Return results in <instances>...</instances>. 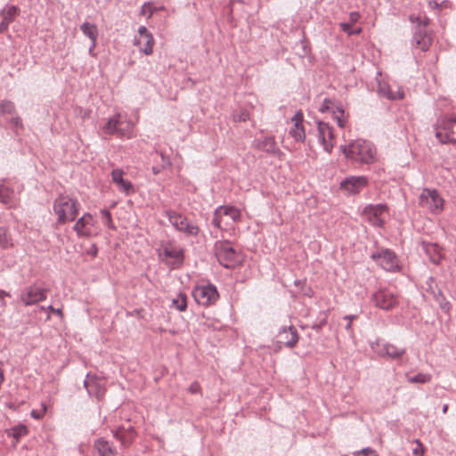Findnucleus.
Segmentation results:
<instances>
[{"instance_id": "obj_59", "label": "nucleus", "mask_w": 456, "mask_h": 456, "mask_svg": "<svg viewBox=\"0 0 456 456\" xmlns=\"http://www.w3.org/2000/svg\"><path fill=\"white\" fill-rule=\"evenodd\" d=\"M95 46H96V41H91V46H90L88 52H89V54L92 55V56L94 55V50Z\"/></svg>"}, {"instance_id": "obj_39", "label": "nucleus", "mask_w": 456, "mask_h": 456, "mask_svg": "<svg viewBox=\"0 0 456 456\" xmlns=\"http://www.w3.org/2000/svg\"><path fill=\"white\" fill-rule=\"evenodd\" d=\"M431 379V375L428 373H418L412 377L408 378V381L411 383H419L425 384L429 382Z\"/></svg>"}, {"instance_id": "obj_4", "label": "nucleus", "mask_w": 456, "mask_h": 456, "mask_svg": "<svg viewBox=\"0 0 456 456\" xmlns=\"http://www.w3.org/2000/svg\"><path fill=\"white\" fill-rule=\"evenodd\" d=\"M134 125L126 115L118 113L111 117L103 126L106 134H117L118 136L130 137Z\"/></svg>"}, {"instance_id": "obj_11", "label": "nucleus", "mask_w": 456, "mask_h": 456, "mask_svg": "<svg viewBox=\"0 0 456 456\" xmlns=\"http://www.w3.org/2000/svg\"><path fill=\"white\" fill-rule=\"evenodd\" d=\"M192 296L198 304L205 306L212 305L219 297L216 288L212 284L195 287Z\"/></svg>"}, {"instance_id": "obj_27", "label": "nucleus", "mask_w": 456, "mask_h": 456, "mask_svg": "<svg viewBox=\"0 0 456 456\" xmlns=\"http://www.w3.org/2000/svg\"><path fill=\"white\" fill-rule=\"evenodd\" d=\"M0 14L2 16V22L5 23L8 27L20 14V9L15 5L4 7Z\"/></svg>"}, {"instance_id": "obj_42", "label": "nucleus", "mask_w": 456, "mask_h": 456, "mask_svg": "<svg viewBox=\"0 0 456 456\" xmlns=\"http://www.w3.org/2000/svg\"><path fill=\"white\" fill-rule=\"evenodd\" d=\"M100 214H101V217L102 219L103 224L105 225H107L109 228L113 229L114 225H113V222H112L110 212L109 210H107V209H102L100 211Z\"/></svg>"}, {"instance_id": "obj_52", "label": "nucleus", "mask_w": 456, "mask_h": 456, "mask_svg": "<svg viewBox=\"0 0 456 456\" xmlns=\"http://www.w3.org/2000/svg\"><path fill=\"white\" fill-rule=\"evenodd\" d=\"M339 26L344 32L347 33L348 35H352L351 27L353 24L349 22H341Z\"/></svg>"}, {"instance_id": "obj_25", "label": "nucleus", "mask_w": 456, "mask_h": 456, "mask_svg": "<svg viewBox=\"0 0 456 456\" xmlns=\"http://www.w3.org/2000/svg\"><path fill=\"white\" fill-rule=\"evenodd\" d=\"M257 148L273 156H279L281 154V151L277 147L273 137H265L263 140L258 141Z\"/></svg>"}, {"instance_id": "obj_46", "label": "nucleus", "mask_w": 456, "mask_h": 456, "mask_svg": "<svg viewBox=\"0 0 456 456\" xmlns=\"http://www.w3.org/2000/svg\"><path fill=\"white\" fill-rule=\"evenodd\" d=\"M154 9L151 6L150 3H145L142 4L141 8L140 14L147 16V18H151L152 14L154 13Z\"/></svg>"}, {"instance_id": "obj_8", "label": "nucleus", "mask_w": 456, "mask_h": 456, "mask_svg": "<svg viewBox=\"0 0 456 456\" xmlns=\"http://www.w3.org/2000/svg\"><path fill=\"white\" fill-rule=\"evenodd\" d=\"M370 348L379 357L394 361L400 360L406 353L405 348L398 347L383 340L371 343Z\"/></svg>"}, {"instance_id": "obj_7", "label": "nucleus", "mask_w": 456, "mask_h": 456, "mask_svg": "<svg viewBox=\"0 0 456 456\" xmlns=\"http://www.w3.org/2000/svg\"><path fill=\"white\" fill-rule=\"evenodd\" d=\"M419 204L433 214H439L444 209V200L436 189L425 188L419 195Z\"/></svg>"}, {"instance_id": "obj_18", "label": "nucleus", "mask_w": 456, "mask_h": 456, "mask_svg": "<svg viewBox=\"0 0 456 456\" xmlns=\"http://www.w3.org/2000/svg\"><path fill=\"white\" fill-rule=\"evenodd\" d=\"M298 341V334L295 327H282L277 335V343L289 348L294 347Z\"/></svg>"}, {"instance_id": "obj_34", "label": "nucleus", "mask_w": 456, "mask_h": 456, "mask_svg": "<svg viewBox=\"0 0 456 456\" xmlns=\"http://www.w3.org/2000/svg\"><path fill=\"white\" fill-rule=\"evenodd\" d=\"M15 114V105L11 101H3L0 102V115L6 117Z\"/></svg>"}, {"instance_id": "obj_28", "label": "nucleus", "mask_w": 456, "mask_h": 456, "mask_svg": "<svg viewBox=\"0 0 456 456\" xmlns=\"http://www.w3.org/2000/svg\"><path fill=\"white\" fill-rule=\"evenodd\" d=\"M412 40L423 51L428 50L431 44L430 37L425 31H422L420 27L419 30L414 33Z\"/></svg>"}, {"instance_id": "obj_64", "label": "nucleus", "mask_w": 456, "mask_h": 456, "mask_svg": "<svg viewBox=\"0 0 456 456\" xmlns=\"http://www.w3.org/2000/svg\"><path fill=\"white\" fill-rule=\"evenodd\" d=\"M159 159H160V160H159V162H158V164H162V159L161 158H159Z\"/></svg>"}, {"instance_id": "obj_48", "label": "nucleus", "mask_w": 456, "mask_h": 456, "mask_svg": "<svg viewBox=\"0 0 456 456\" xmlns=\"http://www.w3.org/2000/svg\"><path fill=\"white\" fill-rule=\"evenodd\" d=\"M416 447L412 449V453L415 456H423L424 447L419 439L415 440Z\"/></svg>"}, {"instance_id": "obj_54", "label": "nucleus", "mask_w": 456, "mask_h": 456, "mask_svg": "<svg viewBox=\"0 0 456 456\" xmlns=\"http://www.w3.org/2000/svg\"><path fill=\"white\" fill-rule=\"evenodd\" d=\"M188 389L190 393L196 394L200 392V387L198 382H193L192 384H191Z\"/></svg>"}, {"instance_id": "obj_6", "label": "nucleus", "mask_w": 456, "mask_h": 456, "mask_svg": "<svg viewBox=\"0 0 456 456\" xmlns=\"http://www.w3.org/2000/svg\"><path fill=\"white\" fill-rule=\"evenodd\" d=\"M165 216L176 231L184 233L186 236H197L199 234V226L190 222L182 214L168 209L165 211Z\"/></svg>"}, {"instance_id": "obj_5", "label": "nucleus", "mask_w": 456, "mask_h": 456, "mask_svg": "<svg viewBox=\"0 0 456 456\" xmlns=\"http://www.w3.org/2000/svg\"><path fill=\"white\" fill-rule=\"evenodd\" d=\"M215 250L219 264L225 268H234L241 262L240 254L232 247L229 241L216 242Z\"/></svg>"}, {"instance_id": "obj_19", "label": "nucleus", "mask_w": 456, "mask_h": 456, "mask_svg": "<svg viewBox=\"0 0 456 456\" xmlns=\"http://www.w3.org/2000/svg\"><path fill=\"white\" fill-rule=\"evenodd\" d=\"M387 210V206L383 204L368 205L363 208L362 214L369 222L375 226L383 224L382 214Z\"/></svg>"}, {"instance_id": "obj_33", "label": "nucleus", "mask_w": 456, "mask_h": 456, "mask_svg": "<svg viewBox=\"0 0 456 456\" xmlns=\"http://www.w3.org/2000/svg\"><path fill=\"white\" fill-rule=\"evenodd\" d=\"M171 306L183 312L187 307V297L183 293H179L175 298L172 299Z\"/></svg>"}, {"instance_id": "obj_2", "label": "nucleus", "mask_w": 456, "mask_h": 456, "mask_svg": "<svg viewBox=\"0 0 456 456\" xmlns=\"http://www.w3.org/2000/svg\"><path fill=\"white\" fill-rule=\"evenodd\" d=\"M79 203L77 200L68 196H59L53 203V211L57 215V224H63L76 219L78 213Z\"/></svg>"}, {"instance_id": "obj_50", "label": "nucleus", "mask_w": 456, "mask_h": 456, "mask_svg": "<svg viewBox=\"0 0 456 456\" xmlns=\"http://www.w3.org/2000/svg\"><path fill=\"white\" fill-rule=\"evenodd\" d=\"M357 315L355 314H349V315H345L343 317L344 320L347 321V324L346 325L345 329L349 331V332H352V322L355 319H357Z\"/></svg>"}, {"instance_id": "obj_30", "label": "nucleus", "mask_w": 456, "mask_h": 456, "mask_svg": "<svg viewBox=\"0 0 456 456\" xmlns=\"http://www.w3.org/2000/svg\"><path fill=\"white\" fill-rule=\"evenodd\" d=\"M80 30L90 41H97L98 28L95 24L86 21L80 25Z\"/></svg>"}, {"instance_id": "obj_55", "label": "nucleus", "mask_w": 456, "mask_h": 456, "mask_svg": "<svg viewBox=\"0 0 456 456\" xmlns=\"http://www.w3.org/2000/svg\"><path fill=\"white\" fill-rule=\"evenodd\" d=\"M86 253L93 256H96V255L98 253V248H97L96 244H92L90 246V248L86 250Z\"/></svg>"}, {"instance_id": "obj_9", "label": "nucleus", "mask_w": 456, "mask_h": 456, "mask_svg": "<svg viewBox=\"0 0 456 456\" xmlns=\"http://www.w3.org/2000/svg\"><path fill=\"white\" fill-rule=\"evenodd\" d=\"M370 300L376 307L385 311H389L398 305L397 295L387 288L375 291L371 295Z\"/></svg>"}, {"instance_id": "obj_63", "label": "nucleus", "mask_w": 456, "mask_h": 456, "mask_svg": "<svg viewBox=\"0 0 456 456\" xmlns=\"http://www.w3.org/2000/svg\"><path fill=\"white\" fill-rule=\"evenodd\" d=\"M448 408H449V407H448V404H444V405L443 406V410H442V411H443V413H444V414H445V413L447 412Z\"/></svg>"}, {"instance_id": "obj_61", "label": "nucleus", "mask_w": 456, "mask_h": 456, "mask_svg": "<svg viewBox=\"0 0 456 456\" xmlns=\"http://www.w3.org/2000/svg\"><path fill=\"white\" fill-rule=\"evenodd\" d=\"M362 32V28H358L354 30H352V35H358Z\"/></svg>"}, {"instance_id": "obj_40", "label": "nucleus", "mask_w": 456, "mask_h": 456, "mask_svg": "<svg viewBox=\"0 0 456 456\" xmlns=\"http://www.w3.org/2000/svg\"><path fill=\"white\" fill-rule=\"evenodd\" d=\"M333 118L339 127H345L346 119L345 118V112L341 108L338 107L337 110H333Z\"/></svg>"}, {"instance_id": "obj_12", "label": "nucleus", "mask_w": 456, "mask_h": 456, "mask_svg": "<svg viewBox=\"0 0 456 456\" xmlns=\"http://www.w3.org/2000/svg\"><path fill=\"white\" fill-rule=\"evenodd\" d=\"M47 297V289L33 284L25 288L20 293V300L25 305H32L44 301Z\"/></svg>"}, {"instance_id": "obj_38", "label": "nucleus", "mask_w": 456, "mask_h": 456, "mask_svg": "<svg viewBox=\"0 0 456 456\" xmlns=\"http://www.w3.org/2000/svg\"><path fill=\"white\" fill-rule=\"evenodd\" d=\"M163 254L166 257H171L176 261H182L183 257L182 250L173 248H165Z\"/></svg>"}, {"instance_id": "obj_56", "label": "nucleus", "mask_w": 456, "mask_h": 456, "mask_svg": "<svg viewBox=\"0 0 456 456\" xmlns=\"http://www.w3.org/2000/svg\"><path fill=\"white\" fill-rule=\"evenodd\" d=\"M5 297H11L10 293L4 289H0V300L2 302L3 306L6 305V302L4 301Z\"/></svg>"}, {"instance_id": "obj_29", "label": "nucleus", "mask_w": 456, "mask_h": 456, "mask_svg": "<svg viewBox=\"0 0 456 456\" xmlns=\"http://www.w3.org/2000/svg\"><path fill=\"white\" fill-rule=\"evenodd\" d=\"M14 191L7 186L0 187V202L6 206H12L14 203Z\"/></svg>"}, {"instance_id": "obj_10", "label": "nucleus", "mask_w": 456, "mask_h": 456, "mask_svg": "<svg viewBox=\"0 0 456 456\" xmlns=\"http://www.w3.org/2000/svg\"><path fill=\"white\" fill-rule=\"evenodd\" d=\"M370 257L386 271L395 272L399 268L397 256L390 249H379L373 252Z\"/></svg>"}, {"instance_id": "obj_17", "label": "nucleus", "mask_w": 456, "mask_h": 456, "mask_svg": "<svg viewBox=\"0 0 456 456\" xmlns=\"http://www.w3.org/2000/svg\"><path fill=\"white\" fill-rule=\"evenodd\" d=\"M112 433L113 436L120 442L124 448L130 446L136 436V432L129 422L119 426Z\"/></svg>"}, {"instance_id": "obj_23", "label": "nucleus", "mask_w": 456, "mask_h": 456, "mask_svg": "<svg viewBox=\"0 0 456 456\" xmlns=\"http://www.w3.org/2000/svg\"><path fill=\"white\" fill-rule=\"evenodd\" d=\"M421 247L433 264L438 265L441 262L443 254L442 248L438 246V244L422 240Z\"/></svg>"}, {"instance_id": "obj_37", "label": "nucleus", "mask_w": 456, "mask_h": 456, "mask_svg": "<svg viewBox=\"0 0 456 456\" xmlns=\"http://www.w3.org/2000/svg\"><path fill=\"white\" fill-rule=\"evenodd\" d=\"M12 246V239L7 233V230L0 227V248H8Z\"/></svg>"}, {"instance_id": "obj_60", "label": "nucleus", "mask_w": 456, "mask_h": 456, "mask_svg": "<svg viewBox=\"0 0 456 456\" xmlns=\"http://www.w3.org/2000/svg\"><path fill=\"white\" fill-rule=\"evenodd\" d=\"M7 28H8V26L5 23L1 21V23H0V34L4 33V31H6Z\"/></svg>"}, {"instance_id": "obj_20", "label": "nucleus", "mask_w": 456, "mask_h": 456, "mask_svg": "<svg viewBox=\"0 0 456 456\" xmlns=\"http://www.w3.org/2000/svg\"><path fill=\"white\" fill-rule=\"evenodd\" d=\"M94 225V217L90 213H85L74 224L73 230L78 237H89L92 231L89 226Z\"/></svg>"}, {"instance_id": "obj_57", "label": "nucleus", "mask_w": 456, "mask_h": 456, "mask_svg": "<svg viewBox=\"0 0 456 456\" xmlns=\"http://www.w3.org/2000/svg\"><path fill=\"white\" fill-rule=\"evenodd\" d=\"M434 282H435L434 278H433V277H429V278H428V281H427V284H428V290H430V292H431L435 297H436V291H435V289H433V287H432V284H433Z\"/></svg>"}, {"instance_id": "obj_58", "label": "nucleus", "mask_w": 456, "mask_h": 456, "mask_svg": "<svg viewBox=\"0 0 456 456\" xmlns=\"http://www.w3.org/2000/svg\"><path fill=\"white\" fill-rule=\"evenodd\" d=\"M326 324V320L323 319L321 322L313 324L312 329L319 331L322 330V328Z\"/></svg>"}, {"instance_id": "obj_13", "label": "nucleus", "mask_w": 456, "mask_h": 456, "mask_svg": "<svg viewBox=\"0 0 456 456\" xmlns=\"http://www.w3.org/2000/svg\"><path fill=\"white\" fill-rule=\"evenodd\" d=\"M134 45L146 55H151L153 52L154 37L145 26L138 28V36L134 37Z\"/></svg>"}, {"instance_id": "obj_47", "label": "nucleus", "mask_w": 456, "mask_h": 456, "mask_svg": "<svg viewBox=\"0 0 456 456\" xmlns=\"http://www.w3.org/2000/svg\"><path fill=\"white\" fill-rule=\"evenodd\" d=\"M42 310H47V319H50V314H55L59 317H62V310L61 308H54L52 305H50L47 308H45L44 306L41 307Z\"/></svg>"}, {"instance_id": "obj_26", "label": "nucleus", "mask_w": 456, "mask_h": 456, "mask_svg": "<svg viewBox=\"0 0 456 456\" xmlns=\"http://www.w3.org/2000/svg\"><path fill=\"white\" fill-rule=\"evenodd\" d=\"M99 456H117L116 449L104 438H99L94 443Z\"/></svg>"}, {"instance_id": "obj_44", "label": "nucleus", "mask_w": 456, "mask_h": 456, "mask_svg": "<svg viewBox=\"0 0 456 456\" xmlns=\"http://www.w3.org/2000/svg\"><path fill=\"white\" fill-rule=\"evenodd\" d=\"M222 210H220L219 207L215 210L213 218H212V224L216 226V228H221L222 224Z\"/></svg>"}, {"instance_id": "obj_1", "label": "nucleus", "mask_w": 456, "mask_h": 456, "mask_svg": "<svg viewBox=\"0 0 456 456\" xmlns=\"http://www.w3.org/2000/svg\"><path fill=\"white\" fill-rule=\"evenodd\" d=\"M346 158L362 164H370L375 161L376 148L368 141L358 139L348 145L340 146Z\"/></svg>"}, {"instance_id": "obj_49", "label": "nucleus", "mask_w": 456, "mask_h": 456, "mask_svg": "<svg viewBox=\"0 0 456 456\" xmlns=\"http://www.w3.org/2000/svg\"><path fill=\"white\" fill-rule=\"evenodd\" d=\"M356 455L357 456H378L376 451L370 447L363 448L362 450L358 451L356 452Z\"/></svg>"}, {"instance_id": "obj_21", "label": "nucleus", "mask_w": 456, "mask_h": 456, "mask_svg": "<svg viewBox=\"0 0 456 456\" xmlns=\"http://www.w3.org/2000/svg\"><path fill=\"white\" fill-rule=\"evenodd\" d=\"M303 120L304 116L301 111H297L291 118L293 126L289 129V133L297 142H304L305 139Z\"/></svg>"}, {"instance_id": "obj_15", "label": "nucleus", "mask_w": 456, "mask_h": 456, "mask_svg": "<svg viewBox=\"0 0 456 456\" xmlns=\"http://www.w3.org/2000/svg\"><path fill=\"white\" fill-rule=\"evenodd\" d=\"M317 132L319 142L325 151L330 153L334 146V134L331 126L328 123L318 121Z\"/></svg>"}, {"instance_id": "obj_14", "label": "nucleus", "mask_w": 456, "mask_h": 456, "mask_svg": "<svg viewBox=\"0 0 456 456\" xmlns=\"http://www.w3.org/2000/svg\"><path fill=\"white\" fill-rule=\"evenodd\" d=\"M84 387L89 396L95 397L97 400H102L106 392L105 381L94 375H86Z\"/></svg>"}, {"instance_id": "obj_36", "label": "nucleus", "mask_w": 456, "mask_h": 456, "mask_svg": "<svg viewBox=\"0 0 456 456\" xmlns=\"http://www.w3.org/2000/svg\"><path fill=\"white\" fill-rule=\"evenodd\" d=\"M28 433V428L25 425L20 424L18 426L13 427L10 430V436H12L16 442L19 441V439L24 436H26Z\"/></svg>"}, {"instance_id": "obj_45", "label": "nucleus", "mask_w": 456, "mask_h": 456, "mask_svg": "<svg viewBox=\"0 0 456 456\" xmlns=\"http://www.w3.org/2000/svg\"><path fill=\"white\" fill-rule=\"evenodd\" d=\"M42 409L41 410H32L30 412V416L35 419H40L44 417V415L46 412V404L45 403H41Z\"/></svg>"}, {"instance_id": "obj_62", "label": "nucleus", "mask_w": 456, "mask_h": 456, "mask_svg": "<svg viewBox=\"0 0 456 456\" xmlns=\"http://www.w3.org/2000/svg\"><path fill=\"white\" fill-rule=\"evenodd\" d=\"M442 308L444 309V310H449L450 303L449 302H445L444 305H442Z\"/></svg>"}, {"instance_id": "obj_53", "label": "nucleus", "mask_w": 456, "mask_h": 456, "mask_svg": "<svg viewBox=\"0 0 456 456\" xmlns=\"http://www.w3.org/2000/svg\"><path fill=\"white\" fill-rule=\"evenodd\" d=\"M359 18H360V13L358 12H350V14H349V20H350L349 23H351V24L356 23L358 21Z\"/></svg>"}, {"instance_id": "obj_31", "label": "nucleus", "mask_w": 456, "mask_h": 456, "mask_svg": "<svg viewBox=\"0 0 456 456\" xmlns=\"http://www.w3.org/2000/svg\"><path fill=\"white\" fill-rule=\"evenodd\" d=\"M220 210H222L223 216H228L232 220V222H240L241 218L240 211L233 207V206H220Z\"/></svg>"}, {"instance_id": "obj_51", "label": "nucleus", "mask_w": 456, "mask_h": 456, "mask_svg": "<svg viewBox=\"0 0 456 456\" xmlns=\"http://www.w3.org/2000/svg\"><path fill=\"white\" fill-rule=\"evenodd\" d=\"M333 104L334 103H333V102L331 100L326 98V99L323 100L322 104V106L320 108V110L322 112L329 110L330 109L332 108Z\"/></svg>"}, {"instance_id": "obj_3", "label": "nucleus", "mask_w": 456, "mask_h": 456, "mask_svg": "<svg viewBox=\"0 0 456 456\" xmlns=\"http://www.w3.org/2000/svg\"><path fill=\"white\" fill-rule=\"evenodd\" d=\"M436 137L442 143H456V117L444 116L435 125Z\"/></svg>"}, {"instance_id": "obj_16", "label": "nucleus", "mask_w": 456, "mask_h": 456, "mask_svg": "<svg viewBox=\"0 0 456 456\" xmlns=\"http://www.w3.org/2000/svg\"><path fill=\"white\" fill-rule=\"evenodd\" d=\"M368 185V178L364 175L349 176L340 183V189L347 194H358Z\"/></svg>"}, {"instance_id": "obj_32", "label": "nucleus", "mask_w": 456, "mask_h": 456, "mask_svg": "<svg viewBox=\"0 0 456 456\" xmlns=\"http://www.w3.org/2000/svg\"><path fill=\"white\" fill-rule=\"evenodd\" d=\"M154 154L162 159V164H157L152 166L151 171L154 175L159 174L162 170L171 166V161L168 157H166L163 153H159L158 151H154Z\"/></svg>"}, {"instance_id": "obj_43", "label": "nucleus", "mask_w": 456, "mask_h": 456, "mask_svg": "<svg viewBox=\"0 0 456 456\" xmlns=\"http://www.w3.org/2000/svg\"><path fill=\"white\" fill-rule=\"evenodd\" d=\"M249 118V114L245 110H240L239 112L233 113V120L235 122H245Z\"/></svg>"}, {"instance_id": "obj_41", "label": "nucleus", "mask_w": 456, "mask_h": 456, "mask_svg": "<svg viewBox=\"0 0 456 456\" xmlns=\"http://www.w3.org/2000/svg\"><path fill=\"white\" fill-rule=\"evenodd\" d=\"M428 5L432 9L442 10L444 8H448L451 5V3L448 0H443L438 3L436 0H428Z\"/></svg>"}, {"instance_id": "obj_24", "label": "nucleus", "mask_w": 456, "mask_h": 456, "mask_svg": "<svg viewBox=\"0 0 456 456\" xmlns=\"http://www.w3.org/2000/svg\"><path fill=\"white\" fill-rule=\"evenodd\" d=\"M378 93L389 100H401L404 96L402 89L397 88L396 91H394L391 86L381 83L379 84Z\"/></svg>"}, {"instance_id": "obj_22", "label": "nucleus", "mask_w": 456, "mask_h": 456, "mask_svg": "<svg viewBox=\"0 0 456 456\" xmlns=\"http://www.w3.org/2000/svg\"><path fill=\"white\" fill-rule=\"evenodd\" d=\"M124 171L117 168L111 171L112 182L117 185L119 191L126 195L134 191L133 184L130 181L124 179Z\"/></svg>"}, {"instance_id": "obj_35", "label": "nucleus", "mask_w": 456, "mask_h": 456, "mask_svg": "<svg viewBox=\"0 0 456 456\" xmlns=\"http://www.w3.org/2000/svg\"><path fill=\"white\" fill-rule=\"evenodd\" d=\"M4 119L8 122L10 127L15 130V133H18V129H21L23 127L22 121L16 113L6 117Z\"/></svg>"}]
</instances>
